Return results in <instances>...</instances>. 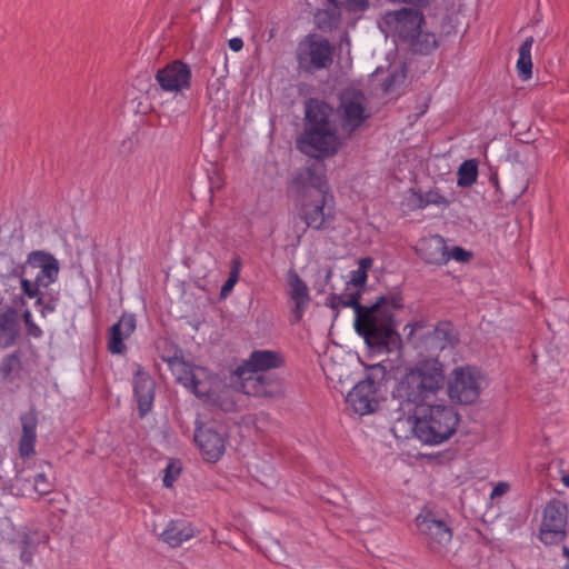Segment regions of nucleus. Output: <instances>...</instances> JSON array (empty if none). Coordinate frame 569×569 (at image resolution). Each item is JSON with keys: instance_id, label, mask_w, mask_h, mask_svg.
<instances>
[{"instance_id": "nucleus-12", "label": "nucleus", "mask_w": 569, "mask_h": 569, "mask_svg": "<svg viewBox=\"0 0 569 569\" xmlns=\"http://www.w3.org/2000/svg\"><path fill=\"white\" fill-rule=\"evenodd\" d=\"M416 522L420 536L431 551L441 556H446L450 551L452 530L443 518L427 512L419 515Z\"/></svg>"}, {"instance_id": "nucleus-33", "label": "nucleus", "mask_w": 569, "mask_h": 569, "mask_svg": "<svg viewBox=\"0 0 569 569\" xmlns=\"http://www.w3.org/2000/svg\"><path fill=\"white\" fill-rule=\"evenodd\" d=\"M182 467L179 460H170L164 469L163 486L171 488L179 478Z\"/></svg>"}, {"instance_id": "nucleus-4", "label": "nucleus", "mask_w": 569, "mask_h": 569, "mask_svg": "<svg viewBox=\"0 0 569 569\" xmlns=\"http://www.w3.org/2000/svg\"><path fill=\"white\" fill-rule=\"evenodd\" d=\"M427 408L396 418L392 431L397 438H409L406 431L412 433L421 443L438 446L450 439L460 423V416L449 405H427Z\"/></svg>"}, {"instance_id": "nucleus-40", "label": "nucleus", "mask_w": 569, "mask_h": 569, "mask_svg": "<svg viewBox=\"0 0 569 569\" xmlns=\"http://www.w3.org/2000/svg\"><path fill=\"white\" fill-rule=\"evenodd\" d=\"M20 548L21 549H33L36 550V543H34V540L33 538L31 537V535L29 532H22L20 535Z\"/></svg>"}, {"instance_id": "nucleus-37", "label": "nucleus", "mask_w": 569, "mask_h": 569, "mask_svg": "<svg viewBox=\"0 0 569 569\" xmlns=\"http://www.w3.org/2000/svg\"><path fill=\"white\" fill-rule=\"evenodd\" d=\"M22 319L29 336L39 338L42 335V330L33 322L31 312L29 310L23 311Z\"/></svg>"}, {"instance_id": "nucleus-34", "label": "nucleus", "mask_w": 569, "mask_h": 569, "mask_svg": "<svg viewBox=\"0 0 569 569\" xmlns=\"http://www.w3.org/2000/svg\"><path fill=\"white\" fill-rule=\"evenodd\" d=\"M40 286H37V282H31L28 279H21V290L22 293L26 295L29 298H36L37 297V305H43V299L41 297V292L39 290Z\"/></svg>"}, {"instance_id": "nucleus-30", "label": "nucleus", "mask_w": 569, "mask_h": 569, "mask_svg": "<svg viewBox=\"0 0 569 569\" xmlns=\"http://www.w3.org/2000/svg\"><path fill=\"white\" fill-rule=\"evenodd\" d=\"M22 368L19 351L7 355L0 363V375L3 380L12 382Z\"/></svg>"}, {"instance_id": "nucleus-19", "label": "nucleus", "mask_w": 569, "mask_h": 569, "mask_svg": "<svg viewBox=\"0 0 569 569\" xmlns=\"http://www.w3.org/2000/svg\"><path fill=\"white\" fill-rule=\"evenodd\" d=\"M453 200V198L446 197L438 187H431L426 192L410 188L407 191L405 204L410 211L421 210L428 206H436L441 209H447L451 206Z\"/></svg>"}, {"instance_id": "nucleus-13", "label": "nucleus", "mask_w": 569, "mask_h": 569, "mask_svg": "<svg viewBox=\"0 0 569 569\" xmlns=\"http://www.w3.org/2000/svg\"><path fill=\"white\" fill-rule=\"evenodd\" d=\"M233 376V382L240 385V390L252 397L278 398L283 393L282 381L272 372L250 371L247 375Z\"/></svg>"}, {"instance_id": "nucleus-43", "label": "nucleus", "mask_w": 569, "mask_h": 569, "mask_svg": "<svg viewBox=\"0 0 569 569\" xmlns=\"http://www.w3.org/2000/svg\"><path fill=\"white\" fill-rule=\"evenodd\" d=\"M509 490V485L507 482H499L495 486L491 498L495 499L497 497H500L505 495Z\"/></svg>"}, {"instance_id": "nucleus-51", "label": "nucleus", "mask_w": 569, "mask_h": 569, "mask_svg": "<svg viewBox=\"0 0 569 569\" xmlns=\"http://www.w3.org/2000/svg\"><path fill=\"white\" fill-rule=\"evenodd\" d=\"M561 480L566 487H569V475H563Z\"/></svg>"}, {"instance_id": "nucleus-16", "label": "nucleus", "mask_w": 569, "mask_h": 569, "mask_svg": "<svg viewBox=\"0 0 569 569\" xmlns=\"http://www.w3.org/2000/svg\"><path fill=\"white\" fill-rule=\"evenodd\" d=\"M194 441L208 462H217L224 453L227 438L223 428L217 429L213 426L197 428Z\"/></svg>"}, {"instance_id": "nucleus-29", "label": "nucleus", "mask_w": 569, "mask_h": 569, "mask_svg": "<svg viewBox=\"0 0 569 569\" xmlns=\"http://www.w3.org/2000/svg\"><path fill=\"white\" fill-rule=\"evenodd\" d=\"M458 180L457 184L461 188L471 187L478 177V161L476 159H469L463 161L457 171Z\"/></svg>"}, {"instance_id": "nucleus-3", "label": "nucleus", "mask_w": 569, "mask_h": 569, "mask_svg": "<svg viewBox=\"0 0 569 569\" xmlns=\"http://www.w3.org/2000/svg\"><path fill=\"white\" fill-rule=\"evenodd\" d=\"M335 109L326 101L309 98L305 102V128L296 139V148L313 161L338 153L342 143L331 120Z\"/></svg>"}, {"instance_id": "nucleus-21", "label": "nucleus", "mask_w": 569, "mask_h": 569, "mask_svg": "<svg viewBox=\"0 0 569 569\" xmlns=\"http://www.w3.org/2000/svg\"><path fill=\"white\" fill-rule=\"evenodd\" d=\"M136 330V317L131 313H123L120 319L108 330V350L112 355H122L127 350L124 340Z\"/></svg>"}, {"instance_id": "nucleus-1", "label": "nucleus", "mask_w": 569, "mask_h": 569, "mask_svg": "<svg viewBox=\"0 0 569 569\" xmlns=\"http://www.w3.org/2000/svg\"><path fill=\"white\" fill-rule=\"evenodd\" d=\"M361 291L330 293L326 306L332 310L350 307L355 311V330L365 339L369 350L375 353L392 352L401 348L402 339L397 331L393 310L403 307L400 291L381 295L371 306L360 303Z\"/></svg>"}, {"instance_id": "nucleus-7", "label": "nucleus", "mask_w": 569, "mask_h": 569, "mask_svg": "<svg viewBox=\"0 0 569 569\" xmlns=\"http://www.w3.org/2000/svg\"><path fill=\"white\" fill-rule=\"evenodd\" d=\"M403 330H408V342L428 352L453 348L459 342V333L450 321H440L432 330H427L426 321L420 320L406 325Z\"/></svg>"}, {"instance_id": "nucleus-36", "label": "nucleus", "mask_w": 569, "mask_h": 569, "mask_svg": "<svg viewBox=\"0 0 569 569\" xmlns=\"http://www.w3.org/2000/svg\"><path fill=\"white\" fill-rule=\"evenodd\" d=\"M33 489L39 495L44 496L52 491V485L48 481L44 473H37L34 476Z\"/></svg>"}, {"instance_id": "nucleus-42", "label": "nucleus", "mask_w": 569, "mask_h": 569, "mask_svg": "<svg viewBox=\"0 0 569 569\" xmlns=\"http://www.w3.org/2000/svg\"><path fill=\"white\" fill-rule=\"evenodd\" d=\"M241 266H242V262H241L240 257L234 256L231 260L229 276L239 279Z\"/></svg>"}, {"instance_id": "nucleus-48", "label": "nucleus", "mask_w": 569, "mask_h": 569, "mask_svg": "<svg viewBox=\"0 0 569 569\" xmlns=\"http://www.w3.org/2000/svg\"><path fill=\"white\" fill-rule=\"evenodd\" d=\"M432 239H433V240H436V241H437V243L441 246V249H449V248L446 246V243H445V241H443L442 237H440V236L436 234V236H433V237H432ZM450 249L458 250V249H462V248H461V247H459V246H453V247H451Z\"/></svg>"}, {"instance_id": "nucleus-20", "label": "nucleus", "mask_w": 569, "mask_h": 569, "mask_svg": "<svg viewBox=\"0 0 569 569\" xmlns=\"http://www.w3.org/2000/svg\"><path fill=\"white\" fill-rule=\"evenodd\" d=\"M27 262L29 267L40 269L36 276L37 286L47 288L57 280L59 262L52 254L46 251H31Z\"/></svg>"}, {"instance_id": "nucleus-45", "label": "nucleus", "mask_w": 569, "mask_h": 569, "mask_svg": "<svg viewBox=\"0 0 569 569\" xmlns=\"http://www.w3.org/2000/svg\"><path fill=\"white\" fill-rule=\"evenodd\" d=\"M228 44L229 48L236 52L240 51L243 48V41L241 38H232L229 40Z\"/></svg>"}, {"instance_id": "nucleus-31", "label": "nucleus", "mask_w": 569, "mask_h": 569, "mask_svg": "<svg viewBox=\"0 0 569 569\" xmlns=\"http://www.w3.org/2000/svg\"><path fill=\"white\" fill-rule=\"evenodd\" d=\"M329 4L336 7L340 11L345 10L349 13H358L368 9L369 0H327Z\"/></svg>"}, {"instance_id": "nucleus-32", "label": "nucleus", "mask_w": 569, "mask_h": 569, "mask_svg": "<svg viewBox=\"0 0 569 569\" xmlns=\"http://www.w3.org/2000/svg\"><path fill=\"white\" fill-rule=\"evenodd\" d=\"M429 264L442 266L450 260L449 251H416Z\"/></svg>"}, {"instance_id": "nucleus-46", "label": "nucleus", "mask_w": 569, "mask_h": 569, "mask_svg": "<svg viewBox=\"0 0 569 569\" xmlns=\"http://www.w3.org/2000/svg\"><path fill=\"white\" fill-rule=\"evenodd\" d=\"M372 262L373 260L370 257L361 258L359 260V269H362L368 274V270L371 268Z\"/></svg>"}, {"instance_id": "nucleus-10", "label": "nucleus", "mask_w": 569, "mask_h": 569, "mask_svg": "<svg viewBox=\"0 0 569 569\" xmlns=\"http://www.w3.org/2000/svg\"><path fill=\"white\" fill-rule=\"evenodd\" d=\"M367 98L361 90L346 89L339 94L336 116L341 130L351 137L370 118L366 109Z\"/></svg>"}, {"instance_id": "nucleus-22", "label": "nucleus", "mask_w": 569, "mask_h": 569, "mask_svg": "<svg viewBox=\"0 0 569 569\" xmlns=\"http://www.w3.org/2000/svg\"><path fill=\"white\" fill-rule=\"evenodd\" d=\"M283 363L280 352L273 350H254L249 359L234 370L236 375H247L250 371L269 372L270 369L279 368Z\"/></svg>"}, {"instance_id": "nucleus-35", "label": "nucleus", "mask_w": 569, "mask_h": 569, "mask_svg": "<svg viewBox=\"0 0 569 569\" xmlns=\"http://www.w3.org/2000/svg\"><path fill=\"white\" fill-rule=\"evenodd\" d=\"M406 79V72L401 70L400 72L396 71L391 74H389L383 83L382 89L385 92L392 91L398 84L402 83Z\"/></svg>"}, {"instance_id": "nucleus-47", "label": "nucleus", "mask_w": 569, "mask_h": 569, "mask_svg": "<svg viewBox=\"0 0 569 569\" xmlns=\"http://www.w3.org/2000/svg\"><path fill=\"white\" fill-rule=\"evenodd\" d=\"M323 272H325V281L321 284V287L318 289L319 292L323 291V287L330 281V279L332 277V269L330 267L325 268Z\"/></svg>"}, {"instance_id": "nucleus-15", "label": "nucleus", "mask_w": 569, "mask_h": 569, "mask_svg": "<svg viewBox=\"0 0 569 569\" xmlns=\"http://www.w3.org/2000/svg\"><path fill=\"white\" fill-rule=\"evenodd\" d=\"M164 360L168 362L172 373L176 376L177 382L190 389L198 398L209 396L210 388L208 383L200 378L201 375H204L203 368L186 362L182 358H179L176 355Z\"/></svg>"}, {"instance_id": "nucleus-6", "label": "nucleus", "mask_w": 569, "mask_h": 569, "mask_svg": "<svg viewBox=\"0 0 569 569\" xmlns=\"http://www.w3.org/2000/svg\"><path fill=\"white\" fill-rule=\"evenodd\" d=\"M385 22L413 53L428 54L438 47L436 34L422 30L425 16L420 9L402 8L388 12Z\"/></svg>"}, {"instance_id": "nucleus-17", "label": "nucleus", "mask_w": 569, "mask_h": 569, "mask_svg": "<svg viewBox=\"0 0 569 569\" xmlns=\"http://www.w3.org/2000/svg\"><path fill=\"white\" fill-rule=\"evenodd\" d=\"M156 80L164 91H181L190 88L191 70L181 60H174L156 73Z\"/></svg>"}, {"instance_id": "nucleus-14", "label": "nucleus", "mask_w": 569, "mask_h": 569, "mask_svg": "<svg viewBox=\"0 0 569 569\" xmlns=\"http://www.w3.org/2000/svg\"><path fill=\"white\" fill-rule=\"evenodd\" d=\"M568 525V506L561 500H550L543 509L540 539L546 545H555L565 540Z\"/></svg>"}, {"instance_id": "nucleus-41", "label": "nucleus", "mask_w": 569, "mask_h": 569, "mask_svg": "<svg viewBox=\"0 0 569 569\" xmlns=\"http://www.w3.org/2000/svg\"><path fill=\"white\" fill-rule=\"evenodd\" d=\"M449 252H450V259H455L459 262H468L473 257L472 251H449Z\"/></svg>"}, {"instance_id": "nucleus-26", "label": "nucleus", "mask_w": 569, "mask_h": 569, "mask_svg": "<svg viewBox=\"0 0 569 569\" xmlns=\"http://www.w3.org/2000/svg\"><path fill=\"white\" fill-rule=\"evenodd\" d=\"M161 537L170 547L177 548L193 537V529L186 520H171Z\"/></svg>"}, {"instance_id": "nucleus-53", "label": "nucleus", "mask_w": 569, "mask_h": 569, "mask_svg": "<svg viewBox=\"0 0 569 569\" xmlns=\"http://www.w3.org/2000/svg\"><path fill=\"white\" fill-rule=\"evenodd\" d=\"M565 569H569V566H566Z\"/></svg>"}, {"instance_id": "nucleus-50", "label": "nucleus", "mask_w": 569, "mask_h": 569, "mask_svg": "<svg viewBox=\"0 0 569 569\" xmlns=\"http://www.w3.org/2000/svg\"><path fill=\"white\" fill-rule=\"evenodd\" d=\"M54 311V306L51 305L50 302L49 303H46L43 305V309H42V313L44 315L46 312H53Z\"/></svg>"}, {"instance_id": "nucleus-24", "label": "nucleus", "mask_w": 569, "mask_h": 569, "mask_svg": "<svg viewBox=\"0 0 569 569\" xmlns=\"http://www.w3.org/2000/svg\"><path fill=\"white\" fill-rule=\"evenodd\" d=\"M20 333V322L18 313L13 308L0 313V348L13 346Z\"/></svg>"}, {"instance_id": "nucleus-44", "label": "nucleus", "mask_w": 569, "mask_h": 569, "mask_svg": "<svg viewBox=\"0 0 569 569\" xmlns=\"http://www.w3.org/2000/svg\"><path fill=\"white\" fill-rule=\"evenodd\" d=\"M33 553H34L33 549H21L20 560L24 565H31L32 563Z\"/></svg>"}, {"instance_id": "nucleus-2", "label": "nucleus", "mask_w": 569, "mask_h": 569, "mask_svg": "<svg viewBox=\"0 0 569 569\" xmlns=\"http://www.w3.org/2000/svg\"><path fill=\"white\" fill-rule=\"evenodd\" d=\"M323 162L311 161L300 168L288 186V193L295 198L300 218L313 229L328 228L335 219L333 200Z\"/></svg>"}, {"instance_id": "nucleus-11", "label": "nucleus", "mask_w": 569, "mask_h": 569, "mask_svg": "<svg viewBox=\"0 0 569 569\" xmlns=\"http://www.w3.org/2000/svg\"><path fill=\"white\" fill-rule=\"evenodd\" d=\"M333 53L335 48L328 39L309 34L298 43L296 58L300 67L320 70L332 64Z\"/></svg>"}, {"instance_id": "nucleus-49", "label": "nucleus", "mask_w": 569, "mask_h": 569, "mask_svg": "<svg viewBox=\"0 0 569 569\" xmlns=\"http://www.w3.org/2000/svg\"><path fill=\"white\" fill-rule=\"evenodd\" d=\"M406 3L418 6V7H426L429 4L430 0H403Z\"/></svg>"}, {"instance_id": "nucleus-25", "label": "nucleus", "mask_w": 569, "mask_h": 569, "mask_svg": "<svg viewBox=\"0 0 569 569\" xmlns=\"http://www.w3.org/2000/svg\"><path fill=\"white\" fill-rule=\"evenodd\" d=\"M22 425V436L19 442V451L21 457H28L34 452L36 429L38 418L33 410H30L20 417Z\"/></svg>"}, {"instance_id": "nucleus-39", "label": "nucleus", "mask_w": 569, "mask_h": 569, "mask_svg": "<svg viewBox=\"0 0 569 569\" xmlns=\"http://www.w3.org/2000/svg\"><path fill=\"white\" fill-rule=\"evenodd\" d=\"M238 280L239 279L229 276L228 279L224 281V283L221 287L220 297L227 298L230 295V292L232 291L233 287L238 282Z\"/></svg>"}, {"instance_id": "nucleus-52", "label": "nucleus", "mask_w": 569, "mask_h": 569, "mask_svg": "<svg viewBox=\"0 0 569 569\" xmlns=\"http://www.w3.org/2000/svg\"><path fill=\"white\" fill-rule=\"evenodd\" d=\"M563 555L569 558V548L568 547H563Z\"/></svg>"}, {"instance_id": "nucleus-23", "label": "nucleus", "mask_w": 569, "mask_h": 569, "mask_svg": "<svg viewBox=\"0 0 569 569\" xmlns=\"http://www.w3.org/2000/svg\"><path fill=\"white\" fill-rule=\"evenodd\" d=\"M288 286L290 289L289 296L295 302V307L291 310L292 322L297 323L302 319L311 298L307 283L299 277L295 269H289L288 271Z\"/></svg>"}, {"instance_id": "nucleus-28", "label": "nucleus", "mask_w": 569, "mask_h": 569, "mask_svg": "<svg viewBox=\"0 0 569 569\" xmlns=\"http://www.w3.org/2000/svg\"><path fill=\"white\" fill-rule=\"evenodd\" d=\"M533 38L528 37L519 48V59L517 61V69L519 77L522 80H528L532 74V61H531V47Z\"/></svg>"}, {"instance_id": "nucleus-38", "label": "nucleus", "mask_w": 569, "mask_h": 569, "mask_svg": "<svg viewBox=\"0 0 569 569\" xmlns=\"http://www.w3.org/2000/svg\"><path fill=\"white\" fill-rule=\"evenodd\" d=\"M368 279V274L362 269L352 270L350 272V280L347 282V290L349 289V286H353L356 288H362L365 287Z\"/></svg>"}, {"instance_id": "nucleus-18", "label": "nucleus", "mask_w": 569, "mask_h": 569, "mask_svg": "<svg viewBox=\"0 0 569 569\" xmlns=\"http://www.w3.org/2000/svg\"><path fill=\"white\" fill-rule=\"evenodd\" d=\"M156 382L141 366L133 375V396L138 405L140 418H144L152 409L154 401Z\"/></svg>"}, {"instance_id": "nucleus-5", "label": "nucleus", "mask_w": 569, "mask_h": 569, "mask_svg": "<svg viewBox=\"0 0 569 569\" xmlns=\"http://www.w3.org/2000/svg\"><path fill=\"white\" fill-rule=\"evenodd\" d=\"M446 385L445 366L437 358L418 360L408 368L392 392L399 403L423 407L433 401Z\"/></svg>"}, {"instance_id": "nucleus-9", "label": "nucleus", "mask_w": 569, "mask_h": 569, "mask_svg": "<svg viewBox=\"0 0 569 569\" xmlns=\"http://www.w3.org/2000/svg\"><path fill=\"white\" fill-rule=\"evenodd\" d=\"M483 377L473 367H458L453 369L447 383V393L450 400L459 405L476 402L482 390Z\"/></svg>"}, {"instance_id": "nucleus-8", "label": "nucleus", "mask_w": 569, "mask_h": 569, "mask_svg": "<svg viewBox=\"0 0 569 569\" xmlns=\"http://www.w3.org/2000/svg\"><path fill=\"white\" fill-rule=\"evenodd\" d=\"M386 376L387 369L381 363L366 367L365 378L352 388L346 398V402L356 413L365 416L378 409L377 392Z\"/></svg>"}, {"instance_id": "nucleus-27", "label": "nucleus", "mask_w": 569, "mask_h": 569, "mask_svg": "<svg viewBox=\"0 0 569 569\" xmlns=\"http://www.w3.org/2000/svg\"><path fill=\"white\" fill-rule=\"evenodd\" d=\"M341 22V11L336 7L330 9H319L315 13V23L321 31H332Z\"/></svg>"}]
</instances>
